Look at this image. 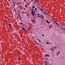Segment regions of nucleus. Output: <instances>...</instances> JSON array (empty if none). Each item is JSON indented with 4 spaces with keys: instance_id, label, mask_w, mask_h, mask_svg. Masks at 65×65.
<instances>
[{
    "instance_id": "obj_1",
    "label": "nucleus",
    "mask_w": 65,
    "mask_h": 65,
    "mask_svg": "<svg viewBox=\"0 0 65 65\" xmlns=\"http://www.w3.org/2000/svg\"><path fill=\"white\" fill-rule=\"evenodd\" d=\"M32 10H31V13H32V17L34 16V13H35V11L33 12L34 11V9H32Z\"/></svg>"
},
{
    "instance_id": "obj_2",
    "label": "nucleus",
    "mask_w": 65,
    "mask_h": 65,
    "mask_svg": "<svg viewBox=\"0 0 65 65\" xmlns=\"http://www.w3.org/2000/svg\"><path fill=\"white\" fill-rule=\"evenodd\" d=\"M22 29L23 30H24V31H28V30H28L27 31V30L26 29H25V28L24 27H23L22 28Z\"/></svg>"
},
{
    "instance_id": "obj_3",
    "label": "nucleus",
    "mask_w": 65,
    "mask_h": 65,
    "mask_svg": "<svg viewBox=\"0 0 65 65\" xmlns=\"http://www.w3.org/2000/svg\"><path fill=\"white\" fill-rule=\"evenodd\" d=\"M31 22L32 23H35V22H36L35 21H34V19H33V20L31 21Z\"/></svg>"
},
{
    "instance_id": "obj_4",
    "label": "nucleus",
    "mask_w": 65,
    "mask_h": 65,
    "mask_svg": "<svg viewBox=\"0 0 65 65\" xmlns=\"http://www.w3.org/2000/svg\"><path fill=\"white\" fill-rule=\"evenodd\" d=\"M45 21L47 24H50L51 23V22H48V20H46Z\"/></svg>"
},
{
    "instance_id": "obj_5",
    "label": "nucleus",
    "mask_w": 65,
    "mask_h": 65,
    "mask_svg": "<svg viewBox=\"0 0 65 65\" xmlns=\"http://www.w3.org/2000/svg\"><path fill=\"white\" fill-rule=\"evenodd\" d=\"M49 55L46 54V55H45V57H49Z\"/></svg>"
},
{
    "instance_id": "obj_6",
    "label": "nucleus",
    "mask_w": 65,
    "mask_h": 65,
    "mask_svg": "<svg viewBox=\"0 0 65 65\" xmlns=\"http://www.w3.org/2000/svg\"><path fill=\"white\" fill-rule=\"evenodd\" d=\"M51 51H54V49L53 48V47H51Z\"/></svg>"
},
{
    "instance_id": "obj_7",
    "label": "nucleus",
    "mask_w": 65,
    "mask_h": 65,
    "mask_svg": "<svg viewBox=\"0 0 65 65\" xmlns=\"http://www.w3.org/2000/svg\"><path fill=\"white\" fill-rule=\"evenodd\" d=\"M60 28H61V29H62V30H65V29L64 28L61 27Z\"/></svg>"
},
{
    "instance_id": "obj_8",
    "label": "nucleus",
    "mask_w": 65,
    "mask_h": 65,
    "mask_svg": "<svg viewBox=\"0 0 65 65\" xmlns=\"http://www.w3.org/2000/svg\"><path fill=\"white\" fill-rule=\"evenodd\" d=\"M56 25H57V26H59V24L58 23L56 22Z\"/></svg>"
},
{
    "instance_id": "obj_9",
    "label": "nucleus",
    "mask_w": 65,
    "mask_h": 65,
    "mask_svg": "<svg viewBox=\"0 0 65 65\" xmlns=\"http://www.w3.org/2000/svg\"><path fill=\"white\" fill-rule=\"evenodd\" d=\"M34 42H35V43H36V44H39V43H37L36 41H35Z\"/></svg>"
},
{
    "instance_id": "obj_10",
    "label": "nucleus",
    "mask_w": 65,
    "mask_h": 65,
    "mask_svg": "<svg viewBox=\"0 0 65 65\" xmlns=\"http://www.w3.org/2000/svg\"><path fill=\"white\" fill-rule=\"evenodd\" d=\"M41 15V16H42V17L43 19H44V17H43V15Z\"/></svg>"
},
{
    "instance_id": "obj_11",
    "label": "nucleus",
    "mask_w": 65,
    "mask_h": 65,
    "mask_svg": "<svg viewBox=\"0 0 65 65\" xmlns=\"http://www.w3.org/2000/svg\"><path fill=\"white\" fill-rule=\"evenodd\" d=\"M25 28H27L28 27V26L27 25H25Z\"/></svg>"
},
{
    "instance_id": "obj_12",
    "label": "nucleus",
    "mask_w": 65,
    "mask_h": 65,
    "mask_svg": "<svg viewBox=\"0 0 65 65\" xmlns=\"http://www.w3.org/2000/svg\"><path fill=\"white\" fill-rule=\"evenodd\" d=\"M35 6H32V8H35Z\"/></svg>"
},
{
    "instance_id": "obj_13",
    "label": "nucleus",
    "mask_w": 65,
    "mask_h": 65,
    "mask_svg": "<svg viewBox=\"0 0 65 65\" xmlns=\"http://www.w3.org/2000/svg\"><path fill=\"white\" fill-rule=\"evenodd\" d=\"M9 18H10V17H11V16H10V14H9Z\"/></svg>"
},
{
    "instance_id": "obj_14",
    "label": "nucleus",
    "mask_w": 65,
    "mask_h": 65,
    "mask_svg": "<svg viewBox=\"0 0 65 65\" xmlns=\"http://www.w3.org/2000/svg\"><path fill=\"white\" fill-rule=\"evenodd\" d=\"M45 42L47 44H49V42Z\"/></svg>"
},
{
    "instance_id": "obj_15",
    "label": "nucleus",
    "mask_w": 65,
    "mask_h": 65,
    "mask_svg": "<svg viewBox=\"0 0 65 65\" xmlns=\"http://www.w3.org/2000/svg\"><path fill=\"white\" fill-rule=\"evenodd\" d=\"M18 59H21V57H19L18 58Z\"/></svg>"
},
{
    "instance_id": "obj_16",
    "label": "nucleus",
    "mask_w": 65,
    "mask_h": 65,
    "mask_svg": "<svg viewBox=\"0 0 65 65\" xmlns=\"http://www.w3.org/2000/svg\"><path fill=\"white\" fill-rule=\"evenodd\" d=\"M44 14L46 15V13L45 12H44Z\"/></svg>"
},
{
    "instance_id": "obj_17",
    "label": "nucleus",
    "mask_w": 65,
    "mask_h": 65,
    "mask_svg": "<svg viewBox=\"0 0 65 65\" xmlns=\"http://www.w3.org/2000/svg\"><path fill=\"white\" fill-rule=\"evenodd\" d=\"M8 25L9 26H11V25L10 24H8Z\"/></svg>"
},
{
    "instance_id": "obj_18",
    "label": "nucleus",
    "mask_w": 65,
    "mask_h": 65,
    "mask_svg": "<svg viewBox=\"0 0 65 65\" xmlns=\"http://www.w3.org/2000/svg\"><path fill=\"white\" fill-rule=\"evenodd\" d=\"M25 6L26 8H27V5H25Z\"/></svg>"
},
{
    "instance_id": "obj_19",
    "label": "nucleus",
    "mask_w": 65,
    "mask_h": 65,
    "mask_svg": "<svg viewBox=\"0 0 65 65\" xmlns=\"http://www.w3.org/2000/svg\"><path fill=\"white\" fill-rule=\"evenodd\" d=\"M20 24H21V25H22L23 24V23L22 22H20Z\"/></svg>"
},
{
    "instance_id": "obj_20",
    "label": "nucleus",
    "mask_w": 65,
    "mask_h": 65,
    "mask_svg": "<svg viewBox=\"0 0 65 65\" xmlns=\"http://www.w3.org/2000/svg\"><path fill=\"white\" fill-rule=\"evenodd\" d=\"M35 2L36 3H37V1L36 0H34Z\"/></svg>"
},
{
    "instance_id": "obj_21",
    "label": "nucleus",
    "mask_w": 65,
    "mask_h": 65,
    "mask_svg": "<svg viewBox=\"0 0 65 65\" xmlns=\"http://www.w3.org/2000/svg\"><path fill=\"white\" fill-rule=\"evenodd\" d=\"M40 10H41V11H43V10H42V9H41Z\"/></svg>"
},
{
    "instance_id": "obj_22",
    "label": "nucleus",
    "mask_w": 65,
    "mask_h": 65,
    "mask_svg": "<svg viewBox=\"0 0 65 65\" xmlns=\"http://www.w3.org/2000/svg\"><path fill=\"white\" fill-rule=\"evenodd\" d=\"M35 10H37V8H35Z\"/></svg>"
},
{
    "instance_id": "obj_23",
    "label": "nucleus",
    "mask_w": 65,
    "mask_h": 65,
    "mask_svg": "<svg viewBox=\"0 0 65 65\" xmlns=\"http://www.w3.org/2000/svg\"><path fill=\"white\" fill-rule=\"evenodd\" d=\"M18 3H19V2H17V4H16V5H18Z\"/></svg>"
},
{
    "instance_id": "obj_24",
    "label": "nucleus",
    "mask_w": 65,
    "mask_h": 65,
    "mask_svg": "<svg viewBox=\"0 0 65 65\" xmlns=\"http://www.w3.org/2000/svg\"><path fill=\"white\" fill-rule=\"evenodd\" d=\"M54 23L56 24L57 22H56L55 21H54Z\"/></svg>"
},
{
    "instance_id": "obj_25",
    "label": "nucleus",
    "mask_w": 65,
    "mask_h": 65,
    "mask_svg": "<svg viewBox=\"0 0 65 65\" xmlns=\"http://www.w3.org/2000/svg\"><path fill=\"white\" fill-rule=\"evenodd\" d=\"M38 17H39V18H41V17H40L39 16H38Z\"/></svg>"
},
{
    "instance_id": "obj_26",
    "label": "nucleus",
    "mask_w": 65,
    "mask_h": 65,
    "mask_svg": "<svg viewBox=\"0 0 65 65\" xmlns=\"http://www.w3.org/2000/svg\"><path fill=\"white\" fill-rule=\"evenodd\" d=\"M54 48H55V49H56L57 48H56V47H54Z\"/></svg>"
},
{
    "instance_id": "obj_27",
    "label": "nucleus",
    "mask_w": 65,
    "mask_h": 65,
    "mask_svg": "<svg viewBox=\"0 0 65 65\" xmlns=\"http://www.w3.org/2000/svg\"><path fill=\"white\" fill-rule=\"evenodd\" d=\"M57 56H58V53H57Z\"/></svg>"
},
{
    "instance_id": "obj_28",
    "label": "nucleus",
    "mask_w": 65,
    "mask_h": 65,
    "mask_svg": "<svg viewBox=\"0 0 65 65\" xmlns=\"http://www.w3.org/2000/svg\"><path fill=\"white\" fill-rule=\"evenodd\" d=\"M49 28H51V26H50L49 27Z\"/></svg>"
},
{
    "instance_id": "obj_29",
    "label": "nucleus",
    "mask_w": 65,
    "mask_h": 65,
    "mask_svg": "<svg viewBox=\"0 0 65 65\" xmlns=\"http://www.w3.org/2000/svg\"><path fill=\"white\" fill-rule=\"evenodd\" d=\"M35 17H36V13H35Z\"/></svg>"
},
{
    "instance_id": "obj_30",
    "label": "nucleus",
    "mask_w": 65,
    "mask_h": 65,
    "mask_svg": "<svg viewBox=\"0 0 65 65\" xmlns=\"http://www.w3.org/2000/svg\"><path fill=\"white\" fill-rule=\"evenodd\" d=\"M23 13H25V12L24 11H22Z\"/></svg>"
},
{
    "instance_id": "obj_31",
    "label": "nucleus",
    "mask_w": 65,
    "mask_h": 65,
    "mask_svg": "<svg viewBox=\"0 0 65 65\" xmlns=\"http://www.w3.org/2000/svg\"><path fill=\"white\" fill-rule=\"evenodd\" d=\"M42 36H44V35H43V34L42 35Z\"/></svg>"
},
{
    "instance_id": "obj_32",
    "label": "nucleus",
    "mask_w": 65,
    "mask_h": 65,
    "mask_svg": "<svg viewBox=\"0 0 65 65\" xmlns=\"http://www.w3.org/2000/svg\"><path fill=\"white\" fill-rule=\"evenodd\" d=\"M38 40H39V41L40 42H41V41H40V40H39V39H38Z\"/></svg>"
},
{
    "instance_id": "obj_33",
    "label": "nucleus",
    "mask_w": 65,
    "mask_h": 65,
    "mask_svg": "<svg viewBox=\"0 0 65 65\" xmlns=\"http://www.w3.org/2000/svg\"><path fill=\"white\" fill-rule=\"evenodd\" d=\"M37 15H40L39 14H38Z\"/></svg>"
},
{
    "instance_id": "obj_34",
    "label": "nucleus",
    "mask_w": 65,
    "mask_h": 65,
    "mask_svg": "<svg viewBox=\"0 0 65 65\" xmlns=\"http://www.w3.org/2000/svg\"><path fill=\"white\" fill-rule=\"evenodd\" d=\"M48 58H46V60H48Z\"/></svg>"
},
{
    "instance_id": "obj_35",
    "label": "nucleus",
    "mask_w": 65,
    "mask_h": 65,
    "mask_svg": "<svg viewBox=\"0 0 65 65\" xmlns=\"http://www.w3.org/2000/svg\"><path fill=\"white\" fill-rule=\"evenodd\" d=\"M60 53V52H58V53Z\"/></svg>"
},
{
    "instance_id": "obj_36",
    "label": "nucleus",
    "mask_w": 65,
    "mask_h": 65,
    "mask_svg": "<svg viewBox=\"0 0 65 65\" xmlns=\"http://www.w3.org/2000/svg\"><path fill=\"white\" fill-rule=\"evenodd\" d=\"M14 6H15V4H14Z\"/></svg>"
},
{
    "instance_id": "obj_37",
    "label": "nucleus",
    "mask_w": 65,
    "mask_h": 65,
    "mask_svg": "<svg viewBox=\"0 0 65 65\" xmlns=\"http://www.w3.org/2000/svg\"><path fill=\"white\" fill-rule=\"evenodd\" d=\"M27 5H29V3H28V4H27Z\"/></svg>"
},
{
    "instance_id": "obj_38",
    "label": "nucleus",
    "mask_w": 65,
    "mask_h": 65,
    "mask_svg": "<svg viewBox=\"0 0 65 65\" xmlns=\"http://www.w3.org/2000/svg\"><path fill=\"white\" fill-rule=\"evenodd\" d=\"M20 7V6H19V7Z\"/></svg>"
},
{
    "instance_id": "obj_39",
    "label": "nucleus",
    "mask_w": 65,
    "mask_h": 65,
    "mask_svg": "<svg viewBox=\"0 0 65 65\" xmlns=\"http://www.w3.org/2000/svg\"><path fill=\"white\" fill-rule=\"evenodd\" d=\"M52 44L51 43H50L49 44Z\"/></svg>"
},
{
    "instance_id": "obj_40",
    "label": "nucleus",
    "mask_w": 65,
    "mask_h": 65,
    "mask_svg": "<svg viewBox=\"0 0 65 65\" xmlns=\"http://www.w3.org/2000/svg\"><path fill=\"white\" fill-rule=\"evenodd\" d=\"M24 1H26V0H24Z\"/></svg>"
},
{
    "instance_id": "obj_41",
    "label": "nucleus",
    "mask_w": 65,
    "mask_h": 65,
    "mask_svg": "<svg viewBox=\"0 0 65 65\" xmlns=\"http://www.w3.org/2000/svg\"><path fill=\"white\" fill-rule=\"evenodd\" d=\"M13 3L14 4V2H13Z\"/></svg>"
},
{
    "instance_id": "obj_42",
    "label": "nucleus",
    "mask_w": 65,
    "mask_h": 65,
    "mask_svg": "<svg viewBox=\"0 0 65 65\" xmlns=\"http://www.w3.org/2000/svg\"><path fill=\"white\" fill-rule=\"evenodd\" d=\"M45 63H46V61H45Z\"/></svg>"
},
{
    "instance_id": "obj_43",
    "label": "nucleus",
    "mask_w": 65,
    "mask_h": 65,
    "mask_svg": "<svg viewBox=\"0 0 65 65\" xmlns=\"http://www.w3.org/2000/svg\"><path fill=\"white\" fill-rule=\"evenodd\" d=\"M34 4H35V3H34Z\"/></svg>"
},
{
    "instance_id": "obj_44",
    "label": "nucleus",
    "mask_w": 65,
    "mask_h": 65,
    "mask_svg": "<svg viewBox=\"0 0 65 65\" xmlns=\"http://www.w3.org/2000/svg\"><path fill=\"white\" fill-rule=\"evenodd\" d=\"M34 54H35V53H34Z\"/></svg>"
},
{
    "instance_id": "obj_45",
    "label": "nucleus",
    "mask_w": 65,
    "mask_h": 65,
    "mask_svg": "<svg viewBox=\"0 0 65 65\" xmlns=\"http://www.w3.org/2000/svg\"><path fill=\"white\" fill-rule=\"evenodd\" d=\"M30 8V9H31V8Z\"/></svg>"
},
{
    "instance_id": "obj_46",
    "label": "nucleus",
    "mask_w": 65,
    "mask_h": 65,
    "mask_svg": "<svg viewBox=\"0 0 65 65\" xmlns=\"http://www.w3.org/2000/svg\"><path fill=\"white\" fill-rule=\"evenodd\" d=\"M53 21H54V20H53Z\"/></svg>"
},
{
    "instance_id": "obj_47",
    "label": "nucleus",
    "mask_w": 65,
    "mask_h": 65,
    "mask_svg": "<svg viewBox=\"0 0 65 65\" xmlns=\"http://www.w3.org/2000/svg\"><path fill=\"white\" fill-rule=\"evenodd\" d=\"M27 16H28V15H27Z\"/></svg>"
},
{
    "instance_id": "obj_48",
    "label": "nucleus",
    "mask_w": 65,
    "mask_h": 65,
    "mask_svg": "<svg viewBox=\"0 0 65 65\" xmlns=\"http://www.w3.org/2000/svg\"><path fill=\"white\" fill-rule=\"evenodd\" d=\"M27 16H28V15H27Z\"/></svg>"
},
{
    "instance_id": "obj_49",
    "label": "nucleus",
    "mask_w": 65,
    "mask_h": 65,
    "mask_svg": "<svg viewBox=\"0 0 65 65\" xmlns=\"http://www.w3.org/2000/svg\"><path fill=\"white\" fill-rule=\"evenodd\" d=\"M64 30H65L64 29Z\"/></svg>"
}]
</instances>
